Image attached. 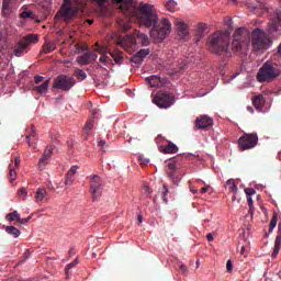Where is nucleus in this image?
<instances>
[{
	"label": "nucleus",
	"mask_w": 281,
	"mask_h": 281,
	"mask_svg": "<svg viewBox=\"0 0 281 281\" xmlns=\"http://www.w3.org/2000/svg\"><path fill=\"white\" fill-rule=\"evenodd\" d=\"M115 8L126 16V19H136L139 25H144V27H148L149 36L157 41V43H161V41L166 40V36L170 34V30H172V24H170V20L168 18H162L159 20V15L157 14V9L151 4L140 2L139 5L135 3V0H112Z\"/></svg>",
	"instance_id": "f257e3e1"
},
{
	"label": "nucleus",
	"mask_w": 281,
	"mask_h": 281,
	"mask_svg": "<svg viewBox=\"0 0 281 281\" xmlns=\"http://www.w3.org/2000/svg\"><path fill=\"white\" fill-rule=\"evenodd\" d=\"M206 47L211 54L229 58L232 56V53H229V33H213L211 36H209Z\"/></svg>",
	"instance_id": "f03ea898"
},
{
	"label": "nucleus",
	"mask_w": 281,
	"mask_h": 281,
	"mask_svg": "<svg viewBox=\"0 0 281 281\" xmlns=\"http://www.w3.org/2000/svg\"><path fill=\"white\" fill-rule=\"evenodd\" d=\"M278 76H280L278 64L266 61L257 74V80L258 82H271V80H276Z\"/></svg>",
	"instance_id": "7ed1b4c3"
},
{
	"label": "nucleus",
	"mask_w": 281,
	"mask_h": 281,
	"mask_svg": "<svg viewBox=\"0 0 281 281\" xmlns=\"http://www.w3.org/2000/svg\"><path fill=\"white\" fill-rule=\"evenodd\" d=\"M85 3L86 0H64V4L61 5L58 14H60L64 21L68 23V21H71V19L78 14V8H75L74 5L85 8Z\"/></svg>",
	"instance_id": "20e7f679"
},
{
	"label": "nucleus",
	"mask_w": 281,
	"mask_h": 281,
	"mask_svg": "<svg viewBox=\"0 0 281 281\" xmlns=\"http://www.w3.org/2000/svg\"><path fill=\"white\" fill-rule=\"evenodd\" d=\"M251 43V35L245 27L237 29L233 34L232 52H240Z\"/></svg>",
	"instance_id": "39448f33"
},
{
	"label": "nucleus",
	"mask_w": 281,
	"mask_h": 281,
	"mask_svg": "<svg viewBox=\"0 0 281 281\" xmlns=\"http://www.w3.org/2000/svg\"><path fill=\"white\" fill-rule=\"evenodd\" d=\"M167 177L176 186L181 181V156H177L171 159L165 167Z\"/></svg>",
	"instance_id": "423d86ee"
},
{
	"label": "nucleus",
	"mask_w": 281,
	"mask_h": 281,
	"mask_svg": "<svg viewBox=\"0 0 281 281\" xmlns=\"http://www.w3.org/2000/svg\"><path fill=\"white\" fill-rule=\"evenodd\" d=\"M251 43L255 52H261V49H269L271 40L267 36V33L260 29H255L251 33Z\"/></svg>",
	"instance_id": "0eeeda50"
},
{
	"label": "nucleus",
	"mask_w": 281,
	"mask_h": 281,
	"mask_svg": "<svg viewBox=\"0 0 281 281\" xmlns=\"http://www.w3.org/2000/svg\"><path fill=\"white\" fill-rule=\"evenodd\" d=\"M76 86V79L70 76L59 75L54 79L53 89L60 91H70Z\"/></svg>",
	"instance_id": "6e6552de"
},
{
	"label": "nucleus",
	"mask_w": 281,
	"mask_h": 281,
	"mask_svg": "<svg viewBox=\"0 0 281 281\" xmlns=\"http://www.w3.org/2000/svg\"><path fill=\"white\" fill-rule=\"evenodd\" d=\"M153 102L154 104H157L159 109H170V106L175 104V95L168 92L159 91L155 95Z\"/></svg>",
	"instance_id": "1a4fd4ad"
},
{
	"label": "nucleus",
	"mask_w": 281,
	"mask_h": 281,
	"mask_svg": "<svg viewBox=\"0 0 281 281\" xmlns=\"http://www.w3.org/2000/svg\"><path fill=\"white\" fill-rule=\"evenodd\" d=\"M240 150H249L258 145V134H244L238 139Z\"/></svg>",
	"instance_id": "9d476101"
},
{
	"label": "nucleus",
	"mask_w": 281,
	"mask_h": 281,
	"mask_svg": "<svg viewBox=\"0 0 281 281\" xmlns=\"http://www.w3.org/2000/svg\"><path fill=\"white\" fill-rule=\"evenodd\" d=\"M90 192L92 201H97L102 196V179L98 175L90 176Z\"/></svg>",
	"instance_id": "9b49d317"
},
{
	"label": "nucleus",
	"mask_w": 281,
	"mask_h": 281,
	"mask_svg": "<svg viewBox=\"0 0 281 281\" xmlns=\"http://www.w3.org/2000/svg\"><path fill=\"white\" fill-rule=\"evenodd\" d=\"M94 52H98V54H101L102 56L110 54V56L113 58V60L116 65H120V63H122V60L124 58V57H122L121 50L111 52V49H109L108 45H101V47L94 48Z\"/></svg>",
	"instance_id": "f8f14e48"
},
{
	"label": "nucleus",
	"mask_w": 281,
	"mask_h": 281,
	"mask_svg": "<svg viewBox=\"0 0 281 281\" xmlns=\"http://www.w3.org/2000/svg\"><path fill=\"white\" fill-rule=\"evenodd\" d=\"M117 45H121L125 52H131L135 45H137V40L135 35V31L133 34L126 35L119 40Z\"/></svg>",
	"instance_id": "ddd939ff"
},
{
	"label": "nucleus",
	"mask_w": 281,
	"mask_h": 281,
	"mask_svg": "<svg viewBox=\"0 0 281 281\" xmlns=\"http://www.w3.org/2000/svg\"><path fill=\"white\" fill-rule=\"evenodd\" d=\"M176 30L178 33V36L186 41L187 36H190V30L188 29V24H186V21L181 19H177L175 21Z\"/></svg>",
	"instance_id": "4468645a"
},
{
	"label": "nucleus",
	"mask_w": 281,
	"mask_h": 281,
	"mask_svg": "<svg viewBox=\"0 0 281 281\" xmlns=\"http://www.w3.org/2000/svg\"><path fill=\"white\" fill-rule=\"evenodd\" d=\"M212 124H214V120L209 115H202L195 120V126L201 130L209 128Z\"/></svg>",
	"instance_id": "2eb2a0df"
},
{
	"label": "nucleus",
	"mask_w": 281,
	"mask_h": 281,
	"mask_svg": "<svg viewBox=\"0 0 281 281\" xmlns=\"http://www.w3.org/2000/svg\"><path fill=\"white\" fill-rule=\"evenodd\" d=\"M278 25L281 27V11H274V19L269 21V32H278Z\"/></svg>",
	"instance_id": "dca6fc26"
},
{
	"label": "nucleus",
	"mask_w": 281,
	"mask_h": 281,
	"mask_svg": "<svg viewBox=\"0 0 281 281\" xmlns=\"http://www.w3.org/2000/svg\"><path fill=\"white\" fill-rule=\"evenodd\" d=\"M136 40L140 44L142 47H148L150 45V38L145 33H142L137 30H134Z\"/></svg>",
	"instance_id": "f3484780"
},
{
	"label": "nucleus",
	"mask_w": 281,
	"mask_h": 281,
	"mask_svg": "<svg viewBox=\"0 0 281 281\" xmlns=\"http://www.w3.org/2000/svg\"><path fill=\"white\" fill-rule=\"evenodd\" d=\"M30 49V47L27 46L26 43H24L22 40L18 43V45L14 47L13 54H15V56L21 57L24 54H27V50Z\"/></svg>",
	"instance_id": "a211bd4d"
},
{
	"label": "nucleus",
	"mask_w": 281,
	"mask_h": 281,
	"mask_svg": "<svg viewBox=\"0 0 281 281\" xmlns=\"http://www.w3.org/2000/svg\"><path fill=\"white\" fill-rule=\"evenodd\" d=\"M187 65L186 61H183V59L176 60L173 63L170 64V69L171 71H173V74H181V71H183V69H186Z\"/></svg>",
	"instance_id": "6ab92c4d"
},
{
	"label": "nucleus",
	"mask_w": 281,
	"mask_h": 281,
	"mask_svg": "<svg viewBox=\"0 0 281 281\" xmlns=\"http://www.w3.org/2000/svg\"><path fill=\"white\" fill-rule=\"evenodd\" d=\"M205 30H207V24L199 23L195 31V43H200L201 38L205 36Z\"/></svg>",
	"instance_id": "aec40b11"
},
{
	"label": "nucleus",
	"mask_w": 281,
	"mask_h": 281,
	"mask_svg": "<svg viewBox=\"0 0 281 281\" xmlns=\"http://www.w3.org/2000/svg\"><path fill=\"white\" fill-rule=\"evenodd\" d=\"M76 172H78V167L72 166L67 175H66V186H72L74 184V177L76 176Z\"/></svg>",
	"instance_id": "412c9836"
},
{
	"label": "nucleus",
	"mask_w": 281,
	"mask_h": 281,
	"mask_svg": "<svg viewBox=\"0 0 281 281\" xmlns=\"http://www.w3.org/2000/svg\"><path fill=\"white\" fill-rule=\"evenodd\" d=\"M47 89H49V79L43 81L40 86H33V91L43 95V93H47Z\"/></svg>",
	"instance_id": "4be33fe9"
},
{
	"label": "nucleus",
	"mask_w": 281,
	"mask_h": 281,
	"mask_svg": "<svg viewBox=\"0 0 281 281\" xmlns=\"http://www.w3.org/2000/svg\"><path fill=\"white\" fill-rule=\"evenodd\" d=\"M162 153H165V155H175V154L179 153V147H177V145H175V143H169V144L165 145Z\"/></svg>",
	"instance_id": "5701e85b"
},
{
	"label": "nucleus",
	"mask_w": 281,
	"mask_h": 281,
	"mask_svg": "<svg viewBox=\"0 0 281 281\" xmlns=\"http://www.w3.org/2000/svg\"><path fill=\"white\" fill-rule=\"evenodd\" d=\"M252 104L255 109L261 110L265 106V97L262 94H258L252 99Z\"/></svg>",
	"instance_id": "b1692460"
},
{
	"label": "nucleus",
	"mask_w": 281,
	"mask_h": 281,
	"mask_svg": "<svg viewBox=\"0 0 281 281\" xmlns=\"http://www.w3.org/2000/svg\"><path fill=\"white\" fill-rule=\"evenodd\" d=\"M78 65H89L91 63V54L88 52L77 57Z\"/></svg>",
	"instance_id": "393cba45"
},
{
	"label": "nucleus",
	"mask_w": 281,
	"mask_h": 281,
	"mask_svg": "<svg viewBox=\"0 0 281 281\" xmlns=\"http://www.w3.org/2000/svg\"><path fill=\"white\" fill-rule=\"evenodd\" d=\"M146 80L150 85V87H159V85L161 83V78L157 75L147 77Z\"/></svg>",
	"instance_id": "a878e982"
},
{
	"label": "nucleus",
	"mask_w": 281,
	"mask_h": 281,
	"mask_svg": "<svg viewBox=\"0 0 281 281\" xmlns=\"http://www.w3.org/2000/svg\"><path fill=\"white\" fill-rule=\"evenodd\" d=\"M116 23L121 32H128L131 30V23L126 20L119 19Z\"/></svg>",
	"instance_id": "bb28decb"
},
{
	"label": "nucleus",
	"mask_w": 281,
	"mask_h": 281,
	"mask_svg": "<svg viewBox=\"0 0 281 281\" xmlns=\"http://www.w3.org/2000/svg\"><path fill=\"white\" fill-rule=\"evenodd\" d=\"M22 41L26 44V46L30 47V45H32V43H38V35L29 34Z\"/></svg>",
	"instance_id": "cd10ccee"
},
{
	"label": "nucleus",
	"mask_w": 281,
	"mask_h": 281,
	"mask_svg": "<svg viewBox=\"0 0 281 281\" xmlns=\"http://www.w3.org/2000/svg\"><path fill=\"white\" fill-rule=\"evenodd\" d=\"M46 195H47V190L45 188L37 189L35 193L36 203H41V201H43V199H45Z\"/></svg>",
	"instance_id": "c85d7f7f"
},
{
	"label": "nucleus",
	"mask_w": 281,
	"mask_h": 281,
	"mask_svg": "<svg viewBox=\"0 0 281 281\" xmlns=\"http://www.w3.org/2000/svg\"><path fill=\"white\" fill-rule=\"evenodd\" d=\"M56 49V43L55 42H46L43 45V52L44 54H52Z\"/></svg>",
	"instance_id": "c756f323"
},
{
	"label": "nucleus",
	"mask_w": 281,
	"mask_h": 281,
	"mask_svg": "<svg viewBox=\"0 0 281 281\" xmlns=\"http://www.w3.org/2000/svg\"><path fill=\"white\" fill-rule=\"evenodd\" d=\"M5 232L10 236H13V238H19V236H21V231L14 226H7Z\"/></svg>",
	"instance_id": "7c9ffc66"
},
{
	"label": "nucleus",
	"mask_w": 281,
	"mask_h": 281,
	"mask_svg": "<svg viewBox=\"0 0 281 281\" xmlns=\"http://www.w3.org/2000/svg\"><path fill=\"white\" fill-rule=\"evenodd\" d=\"M280 248H281V235H278L274 241L272 258H276L280 254Z\"/></svg>",
	"instance_id": "2f4dec72"
},
{
	"label": "nucleus",
	"mask_w": 281,
	"mask_h": 281,
	"mask_svg": "<svg viewBox=\"0 0 281 281\" xmlns=\"http://www.w3.org/2000/svg\"><path fill=\"white\" fill-rule=\"evenodd\" d=\"M258 10H262L263 14L269 12V8H267L263 3H260L259 8L257 5L250 7V12H252V14H258Z\"/></svg>",
	"instance_id": "473e14b6"
},
{
	"label": "nucleus",
	"mask_w": 281,
	"mask_h": 281,
	"mask_svg": "<svg viewBox=\"0 0 281 281\" xmlns=\"http://www.w3.org/2000/svg\"><path fill=\"white\" fill-rule=\"evenodd\" d=\"M226 188H228V191L233 192L234 194L238 192V187H236V182L234 181V179H229L226 181Z\"/></svg>",
	"instance_id": "72a5a7b5"
},
{
	"label": "nucleus",
	"mask_w": 281,
	"mask_h": 281,
	"mask_svg": "<svg viewBox=\"0 0 281 281\" xmlns=\"http://www.w3.org/2000/svg\"><path fill=\"white\" fill-rule=\"evenodd\" d=\"M8 37L3 33H0V49H8Z\"/></svg>",
	"instance_id": "f704fd0d"
},
{
	"label": "nucleus",
	"mask_w": 281,
	"mask_h": 281,
	"mask_svg": "<svg viewBox=\"0 0 281 281\" xmlns=\"http://www.w3.org/2000/svg\"><path fill=\"white\" fill-rule=\"evenodd\" d=\"M75 76H76V78H78V80H86L87 72H85V70H82L80 68H76L75 69Z\"/></svg>",
	"instance_id": "c9c22d12"
},
{
	"label": "nucleus",
	"mask_w": 281,
	"mask_h": 281,
	"mask_svg": "<svg viewBox=\"0 0 281 281\" xmlns=\"http://www.w3.org/2000/svg\"><path fill=\"white\" fill-rule=\"evenodd\" d=\"M99 61L104 65L105 67H108V65H113V59H111L109 56L106 55H102L100 58H99Z\"/></svg>",
	"instance_id": "e433bc0d"
},
{
	"label": "nucleus",
	"mask_w": 281,
	"mask_h": 281,
	"mask_svg": "<svg viewBox=\"0 0 281 281\" xmlns=\"http://www.w3.org/2000/svg\"><path fill=\"white\" fill-rule=\"evenodd\" d=\"M78 262H80V259L77 257L72 262L68 263L65 268L66 276H69V270L74 269V267H77Z\"/></svg>",
	"instance_id": "4c0bfd02"
},
{
	"label": "nucleus",
	"mask_w": 281,
	"mask_h": 281,
	"mask_svg": "<svg viewBox=\"0 0 281 281\" xmlns=\"http://www.w3.org/2000/svg\"><path fill=\"white\" fill-rule=\"evenodd\" d=\"M166 10H168L169 12H175V10H177V2H175V0H169L166 4H165Z\"/></svg>",
	"instance_id": "58836bf2"
},
{
	"label": "nucleus",
	"mask_w": 281,
	"mask_h": 281,
	"mask_svg": "<svg viewBox=\"0 0 281 281\" xmlns=\"http://www.w3.org/2000/svg\"><path fill=\"white\" fill-rule=\"evenodd\" d=\"M276 225H278V215L273 214L271 221H270V226H269V234L276 229Z\"/></svg>",
	"instance_id": "ea45409f"
},
{
	"label": "nucleus",
	"mask_w": 281,
	"mask_h": 281,
	"mask_svg": "<svg viewBox=\"0 0 281 281\" xmlns=\"http://www.w3.org/2000/svg\"><path fill=\"white\" fill-rule=\"evenodd\" d=\"M20 216H21V215L19 214L18 211H13L12 213H9V214L7 215V221H10V222L16 221V222H18Z\"/></svg>",
	"instance_id": "a19ab883"
},
{
	"label": "nucleus",
	"mask_w": 281,
	"mask_h": 281,
	"mask_svg": "<svg viewBox=\"0 0 281 281\" xmlns=\"http://www.w3.org/2000/svg\"><path fill=\"white\" fill-rule=\"evenodd\" d=\"M168 187L167 186H164L162 188H161V190H160V196H161V199H162V201L165 202V203H168Z\"/></svg>",
	"instance_id": "79ce46f5"
},
{
	"label": "nucleus",
	"mask_w": 281,
	"mask_h": 281,
	"mask_svg": "<svg viewBox=\"0 0 281 281\" xmlns=\"http://www.w3.org/2000/svg\"><path fill=\"white\" fill-rule=\"evenodd\" d=\"M148 54H150V48L140 49L136 53L137 57L143 60L148 56Z\"/></svg>",
	"instance_id": "37998d69"
},
{
	"label": "nucleus",
	"mask_w": 281,
	"mask_h": 281,
	"mask_svg": "<svg viewBox=\"0 0 281 281\" xmlns=\"http://www.w3.org/2000/svg\"><path fill=\"white\" fill-rule=\"evenodd\" d=\"M49 157L48 156H44L40 159L38 166L41 168V170H43V168H45V166H47L49 164Z\"/></svg>",
	"instance_id": "c03bdc74"
},
{
	"label": "nucleus",
	"mask_w": 281,
	"mask_h": 281,
	"mask_svg": "<svg viewBox=\"0 0 281 281\" xmlns=\"http://www.w3.org/2000/svg\"><path fill=\"white\" fill-rule=\"evenodd\" d=\"M138 161L140 166H148L150 164V159L146 158L144 155L138 156Z\"/></svg>",
	"instance_id": "a18cd8bd"
},
{
	"label": "nucleus",
	"mask_w": 281,
	"mask_h": 281,
	"mask_svg": "<svg viewBox=\"0 0 281 281\" xmlns=\"http://www.w3.org/2000/svg\"><path fill=\"white\" fill-rule=\"evenodd\" d=\"M22 19H34V13L32 11H23L21 13Z\"/></svg>",
	"instance_id": "49530a36"
},
{
	"label": "nucleus",
	"mask_w": 281,
	"mask_h": 281,
	"mask_svg": "<svg viewBox=\"0 0 281 281\" xmlns=\"http://www.w3.org/2000/svg\"><path fill=\"white\" fill-rule=\"evenodd\" d=\"M131 63H135V65H142V63H144V59L138 57L137 55H134L132 58H131Z\"/></svg>",
	"instance_id": "de8ad7c7"
},
{
	"label": "nucleus",
	"mask_w": 281,
	"mask_h": 281,
	"mask_svg": "<svg viewBox=\"0 0 281 281\" xmlns=\"http://www.w3.org/2000/svg\"><path fill=\"white\" fill-rule=\"evenodd\" d=\"M54 153V148L52 146H47L46 149L44 150V157L50 158Z\"/></svg>",
	"instance_id": "09e8293b"
},
{
	"label": "nucleus",
	"mask_w": 281,
	"mask_h": 281,
	"mask_svg": "<svg viewBox=\"0 0 281 281\" xmlns=\"http://www.w3.org/2000/svg\"><path fill=\"white\" fill-rule=\"evenodd\" d=\"M31 137H36V128L34 126L31 127V133L26 136V139L29 142V146L31 145L30 144V138Z\"/></svg>",
	"instance_id": "8fccbe9b"
},
{
	"label": "nucleus",
	"mask_w": 281,
	"mask_h": 281,
	"mask_svg": "<svg viewBox=\"0 0 281 281\" xmlns=\"http://www.w3.org/2000/svg\"><path fill=\"white\" fill-rule=\"evenodd\" d=\"M30 221H32V216L25 217V218H21V216L18 220L19 225H25V223H30Z\"/></svg>",
	"instance_id": "3c124183"
},
{
	"label": "nucleus",
	"mask_w": 281,
	"mask_h": 281,
	"mask_svg": "<svg viewBox=\"0 0 281 281\" xmlns=\"http://www.w3.org/2000/svg\"><path fill=\"white\" fill-rule=\"evenodd\" d=\"M93 124H94L93 119H90V120L86 123L85 131H91V128H93Z\"/></svg>",
	"instance_id": "603ef678"
},
{
	"label": "nucleus",
	"mask_w": 281,
	"mask_h": 281,
	"mask_svg": "<svg viewBox=\"0 0 281 281\" xmlns=\"http://www.w3.org/2000/svg\"><path fill=\"white\" fill-rule=\"evenodd\" d=\"M245 194L247 196H254V194H256V190L255 189H251V188H246L245 189Z\"/></svg>",
	"instance_id": "864d4df0"
},
{
	"label": "nucleus",
	"mask_w": 281,
	"mask_h": 281,
	"mask_svg": "<svg viewBox=\"0 0 281 281\" xmlns=\"http://www.w3.org/2000/svg\"><path fill=\"white\" fill-rule=\"evenodd\" d=\"M9 177L11 181H16V171L14 169H10Z\"/></svg>",
	"instance_id": "5fc2aeb1"
},
{
	"label": "nucleus",
	"mask_w": 281,
	"mask_h": 281,
	"mask_svg": "<svg viewBox=\"0 0 281 281\" xmlns=\"http://www.w3.org/2000/svg\"><path fill=\"white\" fill-rule=\"evenodd\" d=\"M34 80H35V85H41V82H42V83L44 82L43 80H45V77L40 76V75H36V76L34 77Z\"/></svg>",
	"instance_id": "6e6d98bb"
},
{
	"label": "nucleus",
	"mask_w": 281,
	"mask_h": 281,
	"mask_svg": "<svg viewBox=\"0 0 281 281\" xmlns=\"http://www.w3.org/2000/svg\"><path fill=\"white\" fill-rule=\"evenodd\" d=\"M94 3H97L100 8L104 7L105 3L109 2V0H93Z\"/></svg>",
	"instance_id": "4d7b16f0"
},
{
	"label": "nucleus",
	"mask_w": 281,
	"mask_h": 281,
	"mask_svg": "<svg viewBox=\"0 0 281 281\" xmlns=\"http://www.w3.org/2000/svg\"><path fill=\"white\" fill-rule=\"evenodd\" d=\"M247 201H248L249 210H250V212H252V210H254V199H251V196H247Z\"/></svg>",
	"instance_id": "13d9d810"
},
{
	"label": "nucleus",
	"mask_w": 281,
	"mask_h": 281,
	"mask_svg": "<svg viewBox=\"0 0 281 281\" xmlns=\"http://www.w3.org/2000/svg\"><path fill=\"white\" fill-rule=\"evenodd\" d=\"M18 194H20V196H27V189L21 188L19 190Z\"/></svg>",
	"instance_id": "bf43d9fd"
},
{
	"label": "nucleus",
	"mask_w": 281,
	"mask_h": 281,
	"mask_svg": "<svg viewBox=\"0 0 281 281\" xmlns=\"http://www.w3.org/2000/svg\"><path fill=\"white\" fill-rule=\"evenodd\" d=\"M226 269H227V271H233L234 270V266L232 265V260H228L226 262Z\"/></svg>",
	"instance_id": "052dcab7"
},
{
	"label": "nucleus",
	"mask_w": 281,
	"mask_h": 281,
	"mask_svg": "<svg viewBox=\"0 0 281 281\" xmlns=\"http://www.w3.org/2000/svg\"><path fill=\"white\" fill-rule=\"evenodd\" d=\"M88 54H90V60H98V54L93 52H88Z\"/></svg>",
	"instance_id": "680f3d73"
},
{
	"label": "nucleus",
	"mask_w": 281,
	"mask_h": 281,
	"mask_svg": "<svg viewBox=\"0 0 281 281\" xmlns=\"http://www.w3.org/2000/svg\"><path fill=\"white\" fill-rule=\"evenodd\" d=\"M11 1H13V0H3V3H2L3 12H5V8H8V5H10Z\"/></svg>",
	"instance_id": "e2e57ef3"
},
{
	"label": "nucleus",
	"mask_w": 281,
	"mask_h": 281,
	"mask_svg": "<svg viewBox=\"0 0 281 281\" xmlns=\"http://www.w3.org/2000/svg\"><path fill=\"white\" fill-rule=\"evenodd\" d=\"M180 271H182L183 273H188V266L180 265Z\"/></svg>",
	"instance_id": "0e129e2a"
},
{
	"label": "nucleus",
	"mask_w": 281,
	"mask_h": 281,
	"mask_svg": "<svg viewBox=\"0 0 281 281\" xmlns=\"http://www.w3.org/2000/svg\"><path fill=\"white\" fill-rule=\"evenodd\" d=\"M206 239L209 240V243H212V240H214V235H212V233H209L206 235Z\"/></svg>",
	"instance_id": "69168bd1"
},
{
	"label": "nucleus",
	"mask_w": 281,
	"mask_h": 281,
	"mask_svg": "<svg viewBox=\"0 0 281 281\" xmlns=\"http://www.w3.org/2000/svg\"><path fill=\"white\" fill-rule=\"evenodd\" d=\"M207 190H210V186L203 187L200 192L201 194H205V192H207Z\"/></svg>",
	"instance_id": "338daca9"
},
{
	"label": "nucleus",
	"mask_w": 281,
	"mask_h": 281,
	"mask_svg": "<svg viewBox=\"0 0 281 281\" xmlns=\"http://www.w3.org/2000/svg\"><path fill=\"white\" fill-rule=\"evenodd\" d=\"M69 256H76V248H70L68 251Z\"/></svg>",
	"instance_id": "774afa93"
}]
</instances>
